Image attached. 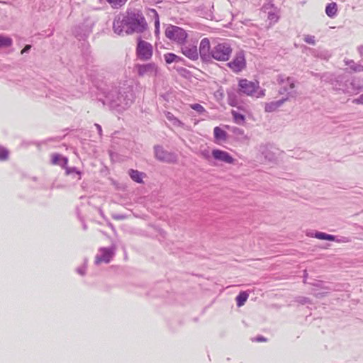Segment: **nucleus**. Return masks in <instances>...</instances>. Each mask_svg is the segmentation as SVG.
<instances>
[{
    "mask_svg": "<svg viewBox=\"0 0 363 363\" xmlns=\"http://www.w3.org/2000/svg\"><path fill=\"white\" fill-rule=\"evenodd\" d=\"M97 89L104 96V100L99 99L103 104L118 113L128 108L135 99L131 79L99 86Z\"/></svg>",
    "mask_w": 363,
    "mask_h": 363,
    "instance_id": "nucleus-1",
    "label": "nucleus"
},
{
    "mask_svg": "<svg viewBox=\"0 0 363 363\" xmlns=\"http://www.w3.org/2000/svg\"><path fill=\"white\" fill-rule=\"evenodd\" d=\"M147 28L145 18L138 9H128L125 13L117 15L113 22V30L118 35L140 33Z\"/></svg>",
    "mask_w": 363,
    "mask_h": 363,
    "instance_id": "nucleus-2",
    "label": "nucleus"
},
{
    "mask_svg": "<svg viewBox=\"0 0 363 363\" xmlns=\"http://www.w3.org/2000/svg\"><path fill=\"white\" fill-rule=\"evenodd\" d=\"M239 93L248 96L260 98L265 95V90L259 89L257 81L252 82L247 79H240L238 82Z\"/></svg>",
    "mask_w": 363,
    "mask_h": 363,
    "instance_id": "nucleus-3",
    "label": "nucleus"
},
{
    "mask_svg": "<svg viewBox=\"0 0 363 363\" xmlns=\"http://www.w3.org/2000/svg\"><path fill=\"white\" fill-rule=\"evenodd\" d=\"M233 49L230 43L227 42L217 43L212 45L211 60L214 59L217 61H228L231 55Z\"/></svg>",
    "mask_w": 363,
    "mask_h": 363,
    "instance_id": "nucleus-4",
    "label": "nucleus"
},
{
    "mask_svg": "<svg viewBox=\"0 0 363 363\" xmlns=\"http://www.w3.org/2000/svg\"><path fill=\"white\" fill-rule=\"evenodd\" d=\"M322 79L329 82L333 89L336 91H341L343 93L348 94L351 90L349 89V80L345 75H334L332 74H327L322 77Z\"/></svg>",
    "mask_w": 363,
    "mask_h": 363,
    "instance_id": "nucleus-5",
    "label": "nucleus"
},
{
    "mask_svg": "<svg viewBox=\"0 0 363 363\" xmlns=\"http://www.w3.org/2000/svg\"><path fill=\"white\" fill-rule=\"evenodd\" d=\"M165 35L167 38L173 40L178 44L182 45L186 42L187 38V33L183 28L169 25L165 30Z\"/></svg>",
    "mask_w": 363,
    "mask_h": 363,
    "instance_id": "nucleus-6",
    "label": "nucleus"
},
{
    "mask_svg": "<svg viewBox=\"0 0 363 363\" xmlns=\"http://www.w3.org/2000/svg\"><path fill=\"white\" fill-rule=\"evenodd\" d=\"M94 25L95 21L91 18H87L82 24H79L73 29V33L79 40H84L92 32Z\"/></svg>",
    "mask_w": 363,
    "mask_h": 363,
    "instance_id": "nucleus-7",
    "label": "nucleus"
},
{
    "mask_svg": "<svg viewBox=\"0 0 363 363\" xmlns=\"http://www.w3.org/2000/svg\"><path fill=\"white\" fill-rule=\"evenodd\" d=\"M152 45L150 43L142 40L141 38H138L136 47L138 58L143 61H147L152 57Z\"/></svg>",
    "mask_w": 363,
    "mask_h": 363,
    "instance_id": "nucleus-8",
    "label": "nucleus"
},
{
    "mask_svg": "<svg viewBox=\"0 0 363 363\" xmlns=\"http://www.w3.org/2000/svg\"><path fill=\"white\" fill-rule=\"evenodd\" d=\"M154 153L155 158L160 162L174 163L177 160L175 153L165 150L162 146L159 145L154 146Z\"/></svg>",
    "mask_w": 363,
    "mask_h": 363,
    "instance_id": "nucleus-9",
    "label": "nucleus"
},
{
    "mask_svg": "<svg viewBox=\"0 0 363 363\" xmlns=\"http://www.w3.org/2000/svg\"><path fill=\"white\" fill-rule=\"evenodd\" d=\"M227 66L234 72L238 73L246 67V60L244 51L237 52L232 61Z\"/></svg>",
    "mask_w": 363,
    "mask_h": 363,
    "instance_id": "nucleus-10",
    "label": "nucleus"
},
{
    "mask_svg": "<svg viewBox=\"0 0 363 363\" xmlns=\"http://www.w3.org/2000/svg\"><path fill=\"white\" fill-rule=\"evenodd\" d=\"M211 50L212 46L211 45L208 38H203L200 42L199 52V55L203 62H208L211 61Z\"/></svg>",
    "mask_w": 363,
    "mask_h": 363,
    "instance_id": "nucleus-11",
    "label": "nucleus"
},
{
    "mask_svg": "<svg viewBox=\"0 0 363 363\" xmlns=\"http://www.w3.org/2000/svg\"><path fill=\"white\" fill-rule=\"evenodd\" d=\"M135 69L140 77H153L156 76L157 73V67L153 62L145 65H136Z\"/></svg>",
    "mask_w": 363,
    "mask_h": 363,
    "instance_id": "nucleus-12",
    "label": "nucleus"
},
{
    "mask_svg": "<svg viewBox=\"0 0 363 363\" xmlns=\"http://www.w3.org/2000/svg\"><path fill=\"white\" fill-rule=\"evenodd\" d=\"M99 252L100 254L96 256L95 263L96 264L101 262L109 263L115 254V247H101Z\"/></svg>",
    "mask_w": 363,
    "mask_h": 363,
    "instance_id": "nucleus-13",
    "label": "nucleus"
},
{
    "mask_svg": "<svg viewBox=\"0 0 363 363\" xmlns=\"http://www.w3.org/2000/svg\"><path fill=\"white\" fill-rule=\"evenodd\" d=\"M181 50L184 55L191 60H196L199 58L197 46L194 43H184L181 45Z\"/></svg>",
    "mask_w": 363,
    "mask_h": 363,
    "instance_id": "nucleus-14",
    "label": "nucleus"
},
{
    "mask_svg": "<svg viewBox=\"0 0 363 363\" xmlns=\"http://www.w3.org/2000/svg\"><path fill=\"white\" fill-rule=\"evenodd\" d=\"M226 93L228 104L230 106L238 107L240 102V96H242V94L239 93L238 88L231 87L228 89Z\"/></svg>",
    "mask_w": 363,
    "mask_h": 363,
    "instance_id": "nucleus-15",
    "label": "nucleus"
},
{
    "mask_svg": "<svg viewBox=\"0 0 363 363\" xmlns=\"http://www.w3.org/2000/svg\"><path fill=\"white\" fill-rule=\"evenodd\" d=\"M295 88V82L293 79L291 77H287L286 81V85H283L279 91V93L280 94H286L289 97H295L296 96V91L294 90Z\"/></svg>",
    "mask_w": 363,
    "mask_h": 363,
    "instance_id": "nucleus-16",
    "label": "nucleus"
},
{
    "mask_svg": "<svg viewBox=\"0 0 363 363\" xmlns=\"http://www.w3.org/2000/svg\"><path fill=\"white\" fill-rule=\"evenodd\" d=\"M212 156L216 160L227 164H233L235 161L234 158L228 152L218 149L213 150Z\"/></svg>",
    "mask_w": 363,
    "mask_h": 363,
    "instance_id": "nucleus-17",
    "label": "nucleus"
},
{
    "mask_svg": "<svg viewBox=\"0 0 363 363\" xmlns=\"http://www.w3.org/2000/svg\"><path fill=\"white\" fill-rule=\"evenodd\" d=\"M349 89L351 90L350 94H357L363 90V80L361 79H354L349 81Z\"/></svg>",
    "mask_w": 363,
    "mask_h": 363,
    "instance_id": "nucleus-18",
    "label": "nucleus"
},
{
    "mask_svg": "<svg viewBox=\"0 0 363 363\" xmlns=\"http://www.w3.org/2000/svg\"><path fill=\"white\" fill-rule=\"evenodd\" d=\"M287 100L288 98L286 97L278 101L266 103L264 106V111L268 113L275 111L277 109L281 107L284 104V103Z\"/></svg>",
    "mask_w": 363,
    "mask_h": 363,
    "instance_id": "nucleus-19",
    "label": "nucleus"
},
{
    "mask_svg": "<svg viewBox=\"0 0 363 363\" xmlns=\"http://www.w3.org/2000/svg\"><path fill=\"white\" fill-rule=\"evenodd\" d=\"M52 163L65 168L68 163V159L60 154H54L52 156Z\"/></svg>",
    "mask_w": 363,
    "mask_h": 363,
    "instance_id": "nucleus-20",
    "label": "nucleus"
},
{
    "mask_svg": "<svg viewBox=\"0 0 363 363\" xmlns=\"http://www.w3.org/2000/svg\"><path fill=\"white\" fill-rule=\"evenodd\" d=\"M128 174L132 180L134 182L141 184L143 182V179L145 175L144 173L139 172L138 170H135L133 169H129Z\"/></svg>",
    "mask_w": 363,
    "mask_h": 363,
    "instance_id": "nucleus-21",
    "label": "nucleus"
},
{
    "mask_svg": "<svg viewBox=\"0 0 363 363\" xmlns=\"http://www.w3.org/2000/svg\"><path fill=\"white\" fill-rule=\"evenodd\" d=\"M213 135L215 139L217 140L224 141L227 139V133L218 126L214 128Z\"/></svg>",
    "mask_w": 363,
    "mask_h": 363,
    "instance_id": "nucleus-22",
    "label": "nucleus"
},
{
    "mask_svg": "<svg viewBox=\"0 0 363 363\" xmlns=\"http://www.w3.org/2000/svg\"><path fill=\"white\" fill-rule=\"evenodd\" d=\"M345 65L349 66L350 68L354 72H363V65L356 63L352 60H345Z\"/></svg>",
    "mask_w": 363,
    "mask_h": 363,
    "instance_id": "nucleus-23",
    "label": "nucleus"
},
{
    "mask_svg": "<svg viewBox=\"0 0 363 363\" xmlns=\"http://www.w3.org/2000/svg\"><path fill=\"white\" fill-rule=\"evenodd\" d=\"M337 11V6L335 2L328 4L325 8V13L330 18H333Z\"/></svg>",
    "mask_w": 363,
    "mask_h": 363,
    "instance_id": "nucleus-24",
    "label": "nucleus"
},
{
    "mask_svg": "<svg viewBox=\"0 0 363 363\" xmlns=\"http://www.w3.org/2000/svg\"><path fill=\"white\" fill-rule=\"evenodd\" d=\"M164 60L167 64H171L172 62H179L183 61V58L174 54V53H167L164 55Z\"/></svg>",
    "mask_w": 363,
    "mask_h": 363,
    "instance_id": "nucleus-25",
    "label": "nucleus"
},
{
    "mask_svg": "<svg viewBox=\"0 0 363 363\" xmlns=\"http://www.w3.org/2000/svg\"><path fill=\"white\" fill-rule=\"evenodd\" d=\"M13 44V40L8 36L0 35V48L11 47Z\"/></svg>",
    "mask_w": 363,
    "mask_h": 363,
    "instance_id": "nucleus-26",
    "label": "nucleus"
},
{
    "mask_svg": "<svg viewBox=\"0 0 363 363\" xmlns=\"http://www.w3.org/2000/svg\"><path fill=\"white\" fill-rule=\"evenodd\" d=\"M248 296H249V295L246 291L240 292L236 296V298H235L236 302H237V306L238 307H241L242 306H243L245 304V303L246 302V301L247 300Z\"/></svg>",
    "mask_w": 363,
    "mask_h": 363,
    "instance_id": "nucleus-27",
    "label": "nucleus"
},
{
    "mask_svg": "<svg viewBox=\"0 0 363 363\" xmlns=\"http://www.w3.org/2000/svg\"><path fill=\"white\" fill-rule=\"evenodd\" d=\"M314 237L320 240H326L330 241L336 240V236L322 232H315Z\"/></svg>",
    "mask_w": 363,
    "mask_h": 363,
    "instance_id": "nucleus-28",
    "label": "nucleus"
},
{
    "mask_svg": "<svg viewBox=\"0 0 363 363\" xmlns=\"http://www.w3.org/2000/svg\"><path fill=\"white\" fill-rule=\"evenodd\" d=\"M231 114L233 117L234 121L237 124L241 125L244 123V121L245 120V116L243 114L238 113V111H236L235 110H233L231 111Z\"/></svg>",
    "mask_w": 363,
    "mask_h": 363,
    "instance_id": "nucleus-29",
    "label": "nucleus"
},
{
    "mask_svg": "<svg viewBox=\"0 0 363 363\" xmlns=\"http://www.w3.org/2000/svg\"><path fill=\"white\" fill-rule=\"evenodd\" d=\"M128 0H106L113 8H119L125 4Z\"/></svg>",
    "mask_w": 363,
    "mask_h": 363,
    "instance_id": "nucleus-30",
    "label": "nucleus"
},
{
    "mask_svg": "<svg viewBox=\"0 0 363 363\" xmlns=\"http://www.w3.org/2000/svg\"><path fill=\"white\" fill-rule=\"evenodd\" d=\"M9 157V151L6 148L0 145V161H6Z\"/></svg>",
    "mask_w": 363,
    "mask_h": 363,
    "instance_id": "nucleus-31",
    "label": "nucleus"
},
{
    "mask_svg": "<svg viewBox=\"0 0 363 363\" xmlns=\"http://www.w3.org/2000/svg\"><path fill=\"white\" fill-rule=\"evenodd\" d=\"M64 169H65L67 174H71L72 173H75L77 175H79L78 179H81L82 172L79 170H78L76 167H67L66 165Z\"/></svg>",
    "mask_w": 363,
    "mask_h": 363,
    "instance_id": "nucleus-32",
    "label": "nucleus"
},
{
    "mask_svg": "<svg viewBox=\"0 0 363 363\" xmlns=\"http://www.w3.org/2000/svg\"><path fill=\"white\" fill-rule=\"evenodd\" d=\"M191 108L198 112L199 114H203L204 113H206V109L203 106H201L199 104H194L191 105Z\"/></svg>",
    "mask_w": 363,
    "mask_h": 363,
    "instance_id": "nucleus-33",
    "label": "nucleus"
},
{
    "mask_svg": "<svg viewBox=\"0 0 363 363\" xmlns=\"http://www.w3.org/2000/svg\"><path fill=\"white\" fill-rule=\"evenodd\" d=\"M226 128L233 133H235L237 135H242L244 134V131L237 127H230L229 125H226Z\"/></svg>",
    "mask_w": 363,
    "mask_h": 363,
    "instance_id": "nucleus-34",
    "label": "nucleus"
},
{
    "mask_svg": "<svg viewBox=\"0 0 363 363\" xmlns=\"http://www.w3.org/2000/svg\"><path fill=\"white\" fill-rule=\"evenodd\" d=\"M304 41L310 45H314L315 44V37L311 35H306L303 38Z\"/></svg>",
    "mask_w": 363,
    "mask_h": 363,
    "instance_id": "nucleus-35",
    "label": "nucleus"
},
{
    "mask_svg": "<svg viewBox=\"0 0 363 363\" xmlns=\"http://www.w3.org/2000/svg\"><path fill=\"white\" fill-rule=\"evenodd\" d=\"M152 12L154 13L155 28H160V19L157 12L155 9H152Z\"/></svg>",
    "mask_w": 363,
    "mask_h": 363,
    "instance_id": "nucleus-36",
    "label": "nucleus"
},
{
    "mask_svg": "<svg viewBox=\"0 0 363 363\" xmlns=\"http://www.w3.org/2000/svg\"><path fill=\"white\" fill-rule=\"evenodd\" d=\"M167 118L170 121H173V123L174 125H177V124L179 125L182 123V122L179 120L174 118V116L172 113H170L169 112L167 114Z\"/></svg>",
    "mask_w": 363,
    "mask_h": 363,
    "instance_id": "nucleus-37",
    "label": "nucleus"
},
{
    "mask_svg": "<svg viewBox=\"0 0 363 363\" xmlns=\"http://www.w3.org/2000/svg\"><path fill=\"white\" fill-rule=\"evenodd\" d=\"M297 301L301 304L311 303V300L308 297L299 296L297 298Z\"/></svg>",
    "mask_w": 363,
    "mask_h": 363,
    "instance_id": "nucleus-38",
    "label": "nucleus"
},
{
    "mask_svg": "<svg viewBox=\"0 0 363 363\" xmlns=\"http://www.w3.org/2000/svg\"><path fill=\"white\" fill-rule=\"evenodd\" d=\"M314 286H316L319 289H324L325 291H329L330 289L328 286H324V283L323 281H318L316 283L313 284Z\"/></svg>",
    "mask_w": 363,
    "mask_h": 363,
    "instance_id": "nucleus-39",
    "label": "nucleus"
},
{
    "mask_svg": "<svg viewBox=\"0 0 363 363\" xmlns=\"http://www.w3.org/2000/svg\"><path fill=\"white\" fill-rule=\"evenodd\" d=\"M268 19L272 21L277 22L279 19V16L274 12H269Z\"/></svg>",
    "mask_w": 363,
    "mask_h": 363,
    "instance_id": "nucleus-40",
    "label": "nucleus"
},
{
    "mask_svg": "<svg viewBox=\"0 0 363 363\" xmlns=\"http://www.w3.org/2000/svg\"><path fill=\"white\" fill-rule=\"evenodd\" d=\"M86 266L84 264V265L77 268V272L79 274L84 276L86 274Z\"/></svg>",
    "mask_w": 363,
    "mask_h": 363,
    "instance_id": "nucleus-41",
    "label": "nucleus"
},
{
    "mask_svg": "<svg viewBox=\"0 0 363 363\" xmlns=\"http://www.w3.org/2000/svg\"><path fill=\"white\" fill-rule=\"evenodd\" d=\"M328 293V291H325L323 292H318V291H314L313 295L318 298H320L323 296H325Z\"/></svg>",
    "mask_w": 363,
    "mask_h": 363,
    "instance_id": "nucleus-42",
    "label": "nucleus"
},
{
    "mask_svg": "<svg viewBox=\"0 0 363 363\" xmlns=\"http://www.w3.org/2000/svg\"><path fill=\"white\" fill-rule=\"evenodd\" d=\"M112 218L115 220H124L126 218V216L124 214H113Z\"/></svg>",
    "mask_w": 363,
    "mask_h": 363,
    "instance_id": "nucleus-43",
    "label": "nucleus"
},
{
    "mask_svg": "<svg viewBox=\"0 0 363 363\" xmlns=\"http://www.w3.org/2000/svg\"><path fill=\"white\" fill-rule=\"evenodd\" d=\"M352 103L356 104H363V94H361L358 98L354 99Z\"/></svg>",
    "mask_w": 363,
    "mask_h": 363,
    "instance_id": "nucleus-44",
    "label": "nucleus"
},
{
    "mask_svg": "<svg viewBox=\"0 0 363 363\" xmlns=\"http://www.w3.org/2000/svg\"><path fill=\"white\" fill-rule=\"evenodd\" d=\"M336 242H348L350 240L346 237H341L340 239L336 238Z\"/></svg>",
    "mask_w": 363,
    "mask_h": 363,
    "instance_id": "nucleus-45",
    "label": "nucleus"
},
{
    "mask_svg": "<svg viewBox=\"0 0 363 363\" xmlns=\"http://www.w3.org/2000/svg\"><path fill=\"white\" fill-rule=\"evenodd\" d=\"M31 48V45H26L24 48L21 50V54H24V53H26V52H28L30 51Z\"/></svg>",
    "mask_w": 363,
    "mask_h": 363,
    "instance_id": "nucleus-46",
    "label": "nucleus"
},
{
    "mask_svg": "<svg viewBox=\"0 0 363 363\" xmlns=\"http://www.w3.org/2000/svg\"><path fill=\"white\" fill-rule=\"evenodd\" d=\"M255 341L257 342H267V338L264 336L259 335L255 338Z\"/></svg>",
    "mask_w": 363,
    "mask_h": 363,
    "instance_id": "nucleus-47",
    "label": "nucleus"
},
{
    "mask_svg": "<svg viewBox=\"0 0 363 363\" xmlns=\"http://www.w3.org/2000/svg\"><path fill=\"white\" fill-rule=\"evenodd\" d=\"M94 125L96 128V130H97L99 135L101 136L102 135V128H101V126L99 124H97V123H95Z\"/></svg>",
    "mask_w": 363,
    "mask_h": 363,
    "instance_id": "nucleus-48",
    "label": "nucleus"
},
{
    "mask_svg": "<svg viewBox=\"0 0 363 363\" xmlns=\"http://www.w3.org/2000/svg\"><path fill=\"white\" fill-rule=\"evenodd\" d=\"M357 50H358L360 56L362 57L363 56V45H359L357 48Z\"/></svg>",
    "mask_w": 363,
    "mask_h": 363,
    "instance_id": "nucleus-49",
    "label": "nucleus"
},
{
    "mask_svg": "<svg viewBox=\"0 0 363 363\" xmlns=\"http://www.w3.org/2000/svg\"><path fill=\"white\" fill-rule=\"evenodd\" d=\"M155 33L156 35H158L160 33V28H155Z\"/></svg>",
    "mask_w": 363,
    "mask_h": 363,
    "instance_id": "nucleus-50",
    "label": "nucleus"
},
{
    "mask_svg": "<svg viewBox=\"0 0 363 363\" xmlns=\"http://www.w3.org/2000/svg\"><path fill=\"white\" fill-rule=\"evenodd\" d=\"M60 98H62V99H65V96H59Z\"/></svg>",
    "mask_w": 363,
    "mask_h": 363,
    "instance_id": "nucleus-51",
    "label": "nucleus"
}]
</instances>
